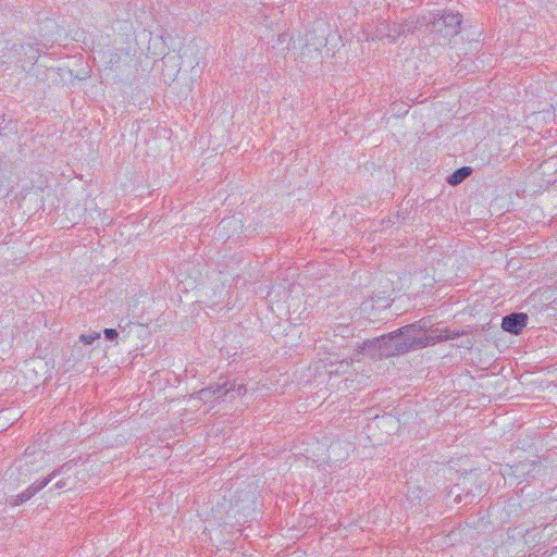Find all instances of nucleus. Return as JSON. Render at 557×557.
I'll use <instances>...</instances> for the list:
<instances>
[{
  "label": "nucleus",
  "mask_w": 557,
  "mask_h": 557,
  "mask_svg": "<svg viewBox=\"0 0 557 557\" xmlns=\"http://www.w3.org/2000/svg\"><path fill=\"white\" fill-rule=\"evenodd\" d=\"M425 327V324H423ZM422 325L418 327L416 324L407 325L400 329L398 332H393L388 335H382L380 337L369 339L363 342L361 346H359V352L364 350H377V356L380 358L389 357L394 355H400L409 349H416L421 347H426L429 345H433L442 338H447V336L442 335H416L417 330H421Z\"/></svg>",
  "instance_id": "nucleus-1"
},
{
  "label": "nucleus",
  "mask_w": 557,
  "mask_h": 557,
  "mask_svg": "<svg viewBox=\"0 0 557 557\" xmlns=\"http://www.w3.org/2000/svg\"><path fill=\"white\" fill-rule=\"evenodd\" d=\"M246 393V388L243 383H230L228 381H223L222 383H216L207 388H202L197 393V397L200 400L208 401L211 397L215 399L222 398L226 395L240 396Z\"/></svg>",
  "instance_id": "nucleus-2"
},
{
  "label": "nucleus",
  "mask_w": 557,
  "mask_h": 557,
  "mask_svg": "<svg viewBox=\"0 0 557 557\" xmlns=\"http://www.w3.org/2000/svg\"><path fill=\"white\" fill-rule=\"evenodd\" d=\"M462 22L459 13L443 12L434 15L431 21L432 30L441 33L444 37L457 35Z\"/></svg>",
  "instance_id": "nucleus-3"
},
{
  "label": "nucleus",
  "mask_w": 557,
  "mask_h": 557,
  "mask_svg": "<svg viewBox=\"0 0 557 557\" xmlns=\"http://www.w3.org/2000/svg\"><path fill=\"white\" fill-rule=\"evenodd\" d=\"M70 469H71V466L62 465L60 468L53 470L48 476L44 478L39 483L32 484L26 491L16 495L12 499L11 504L14 506H17V505L28 500L30 497H33L35 494H37L40 490L46 487L51 482V480H53L55 478L57 474H66Z\"/></svg>",
  "instance_id": "nucleus-4"
},
{
  "label": "nucleus",
  "mask_w": 557,
  "mask_h": 557,
  "mask_svg": "<svg viewBox=\"0 0 557 557\" xmlns=\"http://www.w3.org/2000/svg\"><path fill=\"white\" fill-rule=\"evenodd\" d=\"M181 58L183 62L188 63L195 69L205 58V48L198 42L191 41L182 50Z\"/></svg>",
  "instance_id": "nucleus-5"
},
{
  "label": "nucleus",
  "mask_w": 557,
  "mask_h": 557,
  "mask_svg": "<svg viewBox=\"0 0 557 557\" xmlns=\"http://www.w3.org/2000/svg\"><path fill=\"white\" fill-rule=\"evenodd\" d=\"M525 313H511L503 318L502 327L512 334H519L527 325Z\"/></svg>",
  "instance_id": "nucleus-6"
},
{
  "label": "nucleus",
  "mask_w": 557,
  "mask_h": 557,
  "mask_svg": "<svg viewBox=\"0 0 557 557\" xmlns=\"http://www.w3.org/2000/svg\"><path fill=\"white\" fill-rule=\"evenodd\" d=\"M401 34V29L399 26L397 25H389V24H381L379 25L373 35H372V38L373 39H384V38H387L392 41L396 40L398 38V36Z\"/></svg>",
  "instance_id": "nucleus-7"
},
{
  "label": "nucleus",
  "mask_w": 557,
  "mask_h": 557,
  "mask_svg": "<svg viewBox=\"0 0 557 557\" xmlns=\"http://www.w3.org/2000/svg\"><path fill=\"white\" fill-rule=\"evenodd\" d=\"M37 456H34L32 458L30 455H27L24 460H22L18 469L20 471L23 472L24 475H28V474H32L33 472H38L39 470L42 469V465H39L37 467H33L36 462H37Z\"/></svg>",
  "instance_id": "nucleus-8"
},
{
  "label": "nucleus",
  "mask_w": 557,
  "mask_h": 557,
  "mask_svg": "<svg viewBox=\"0 0 557 557\" xmlns=\"http://www.w3.org/2000/svg\"><path fill=\"white\" fill-rule=\"evenodd\" d=\"M66 465L71 466V469L67 471L66 474H61L63 478L54 484V488L60 490L63 487H74L76 485V481L72 480V476H71V473L73 472V470L75 468V465L70 463V462H67ZM59 475L60 474H57L55 478Z\"/></svg>",
  "instance_id": "nucleus-9"
},
{
  "label": "nucleus",
  "mask_w": 557,
  "mask_h": 557,
  "mask_svg": "<svg viewBox=\"0 0 557 557\" xmlns=\"http://www.w3.org/2000/svg\"><path fill=\"white\" fill-rule=\"evenodd\" d=\"M471 174V169L468 166H463L455 171L447 180V182L455 186L460 184L463 180H466Z\"/></svg>",
  "instance_id": "nucleus-10"
},
{
  "label": "nucleus",
  "mask_w": 557,
  "mask_h": 557,
  "mask_svg": "<svg viewBox=\"0 0 557 557\" xmlns=\"http://www.w3.org/2000/svg\"><path fill=\"white\" fill-rule=\"evenodd\" d=\"M100 338V333L94 332L92 334H82L79 341L86 345L92 344L96 339Z\"/></svg>",
  "instance_id": "nucleus-11"
},
{
  "label": "nucleus",
  "mask_w": 557,
  "mask_h": 557,
  "mask_svg": "<svg viewBox=\"0 0 557 557\" xmlns=\"http://www.w3.org/2000/svg\"><path fill=\"white\" fill-rule=\"evenodd\" d=\"M107 339L112 341L117 337V332L114 329H106L103 331Z\"/></svg>",
  "instance_id": "nucleus-12"
}]
</instances>
